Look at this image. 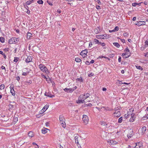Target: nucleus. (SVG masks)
Masks as SVG:
<instances>
[{
    "mask_svg": "<svg viewBox=\"0 0 148 148\" xmlns=\"http://www.w3.org/2000/svg\"><path fill=\"white\" fill-rule=\"evenodd\" d=\"M39 67L40 70L43 72L46 73H49V71H48L47 68L43 64H40L39 65Z\"/></svg>",
    "mask_w": 148,
    "mask_h": 148,
    "instance_id": "1",
    "label": "nucleus"
},
{
    "mask_svg": "<svg viewBox=\"0 0 148 148\" xmlns=\"http://www.w3.org/2000/svg\"><path fill=\"white\" fill-rule=\"evenodd\" d=\"M82 120L84 124L86 125L88 123L89 121V119L88 116L85 115L83 116Z\"/></svg>",
    "mask_w": 148,
    "mask_h": 148,
    "instance_id": "2",
    "label": "nucleus"
},
{
    "mask_svg": "<svg viewBox=\"0 0 148 148\" xmlns=\"http://www.w3.org/2000/svg\"><path fill=\"white\" fill-rule=\"evenodd\" d=\"M90 96V94L88 93H86V94L84 95H81L79 97V99L81 98L82 99L84 100L89 97Z\"/></svg>",
    "mask_w": 148,
    "mask_h": 148,
    "instance_id": "3",
    "label": "nucleus"
},
{
    "mask_svg": "<svg viewBox=\"0 0 148 148\" xmlns=\"http://www.w3.org/2000/svg\"><path fill=\"white\" fill-rule=\"evenodd\" d=\"M121 115V112L120 111L118 110H115V112L113 114V116L114 117H118Z\"/></svg>",
    "mask_w": 148,
    "mask_h": 148,
    "instance_id": "4",
    "label": "nucleus"
},
{
    "mask_svg": "<svg viewBox=\"0 0 148 148\" xmlns=\"http://www.w3.org/2000/svg\"><path fill=\"white\" fill-rule=\"evenodd\" d=\"M108 36L107 35H99L96 36V38L97 39H104L105 38H108Z\"/></svg>",
    "mask_w": 148,
    "mask_h": 148,
    "instance_id": "5",
    "label": "nucleus"
},
{
    "mask_svg": "<svg viewBox=\"0 0 148 148\" xmlns=\"http://www.w3.org/2000/svg\"><path fill=\"white\" fill-rule=\"evenodd\" d=\"M18 39L15 37H12L10 39V44L16 43L18 42Z\"/></svg>",
    "mask_w": 148,
    "mask_h": 148,
    "instance_id": "6",
    "label": "nucleus"
},
{
    "mask_svg": "<svg viewBox=\"0 0 148 148\" xmlns=\"http://www.w3.org/2000/svg\"><path fill=\"white\" fill-rule=\"evenodd\" d=\"M108 143L110 145H115L117 143V142L112 140H108Z\"/></svg>",
    "mask_w": 148,
    "mask_h": 148,
    "instance_id": "7",
    "label": "nucleus"
},
{
    "mask_svg": "<svg viewBox=\"0 0 148 148\" xmlns=\"http://www.w3.org/2000/svg\"><path fill=\"white\" fill-rule=\"evenodd\" d=\"M87 53V50H83L80 53V55L82 56L83 58L85 57Z\"/></svg>",
    "mask_w": 148,
    "mask_h": 148,
    "instance_id": "8",
    "label": "nucleus"
},
{
    "mask_svg": "<svg viewBox=\"0 0 148 148\" xmlns=\"http://www.w3.org/2000/svg\"><path fill=\"white\" fill-rule=\"evenodd\" d=\"M146 130V128L145 126H143L140 130V133L141 135H143L145 132Z\"/></svg>",
    "mask_w": 148,
    "mask_h": 148,
    "instance_id": "9",
    "label": "nucleus"
},
{
    "mask_svg": "<svg viewBox=\"0 0 148 148\" xmlns=\"http://www.w3.org/2000/svg\"><path fill=\"white\" fill-rule=\"evenodd\" d=\"M134 115L135 114L134 113H132L131 114V117L130 120V122H132L134 121L135 119V117L134 116Z\"/></svg>",
    "mask_w": 148,
    "mask_h": 148,
    "instance_id": "10",
    "label": "nucleus"
},
{
    "mask_svg": "<svg viewBox=\"0 0 148 148\" xmlns=\"http://www.w3.org/2000/svg\"><path fill=\"white\" fill-rule=\"evenodd\" d=\"M136 145L135 147V148H142V144L140 143H136Z\"/></svg>",
    "mask_w": 148,
    "mask_h": 148,
    "instance_id": "11",
    "label": "nucleus"
},
{
    "mask_svg": "<svg viewBox=\"0 0 148 148\" xmlns=\"http://www.w3.org/2000/svg\"><path fill=\"white\" fill-rule=\"evenodd\" d=\"M32 58L31 56H29L27 57V58L26 59V62L27 63H28L32 61Z\"/></svg>",
    "mask_w": 148,
    "mask_h": 148,
    "instance_id": "12",
    "label": "nucleus"
},
{
    "mask_svg": "<svg viewBox=\"0 0 148 148\" xmlns=\"http://www.w3.org/2000/svg\"><path fill=\"white\" fill-rule=\"evenodd\" d=\"M45 95L46 96L51 98L53 97H54V95L51 94L50 93L47 92H45Z\"/></svg>",
    "mask_w": 148,
    "mask_h": 148,
    "instance_id": "13",
    "label": "nucleus"
},
{
    "mask_svg": "<svg viewBox=\"0 0 148 148\" xmlns=\"http://www.w3.org/2000/svg\"><path fill=\"white\" fill-rule=\"evenodd\" d=\"M49 107V106L48 105H46L42 109V112H45L47 109Z\"/></svg>",
    "mask_w": 148,
    "mask_h": 148,
    "instance_id": "14",
    "label": "nucleus"
},
{
    "mask_svg": "<svg viewBox=\"0 0 148 148\" xmlns=\"http://www.w3.org/2000/svg\"><path fill=\"white\" fill-rule=\"evenodd\" d=\"M79 137L77 136H76L75 137V140L76 143H77V144H79V141L78 140Z\"/></svg>",
    "mask_w": 148,
    "mask_h": 148,
    "instance_id": "15",
    "label": "nucleus"
},
{
    "mask_svg": "<svg viewBox=\"0 0 148 148\" xmlns=\"http://www.w3.org/2000/svg\"><path fill=\"white\" fill-rule=\"evenodd\" d=\"M18 117H15V116H14L13 118V122L12 123H13L12 124H15L16 122L18 121Z\"/></svg>",
    "mask_w": 148,
    "mask_h": 148,
    "instance_id": "16",
    "label": "nucleus"
},
{
    "mask_svg": "<svg viewBox=\"0 0 148 148\" xmlns=\"http://www.w3.org/2000/svg\"><path fill=\"white\" fill-rule=\"evenodd\" d=\"M84 101V100L82 99L81 98H80V99L79 98L78 100V101H76V102L77 103H83L85 102Z\"/></svg>",
    "mask_w": 148,
    "mask_h": 148,
    "instance_id": "17",
    "label": "nucleus"
},
{
    "mask_svg": "<svg viewBox=\"0 0 148 148\" xmlns=\"http://www.w3.org/2000/svg\"><path fill=\"white\" fill-rule=\"evenodd\" d=\"M28 136L29 137H33L34 136L33 132L32 131L29 132L28 133Z\"/></svg>",
    "mask_w": 148,
    "mask_h": 148,
    "instance_id": "18",
    "label": "nucleus"
},
{
    "mask_svg": "<svg viewBox=\"0 0 148 148\" xmlns=\"http://www.w3.org/2000/svg\"><path fill=\"white\" fill-rule=\"evenodd\" d=\"M60 123L61 124L62 127L64 128H65L66 127V123L65 122V121H63L62 122H60Z\"/></svg>",
    "mask_w": 148,
    "mask_h": 148,
    "instance_id": "19",
    "label": "nucleus"
},
{
    "mask_svg": "<svg viewBox=\"0 0 148 148\" xmlns=\"http://www.w3.org/2000/svg\"><path fill=\"white\" fill-rule=\"evenodd\" d=\"M59 120L60 121V122H62V121H65V119L64 118V117L62 115H60L59 116Z\"/></svg>",
    "mask_w": 148,
    "mask_h": 148,
    "instance_id": "20",
    "label": "nucleus"
},
{
    "mask_svg": "<svg viewBox=\"0 0 148 148\" xmlns=\"http://www.w3.org/2000/svg\"><path fill=\"white\" fill-rule=\"evenodd\" d=\"M32 34L29 32H27V38L28 39H29L30 37L32 36Z\"/></svg>",
    "mask_w": 148,
    "mask_h": 148,
    "instance_id": "21",
    "label": "nucleus"
},
{
    "mask_svg": "<svg viewBox=\"0 0 148 148\" xmlns=\"http://www.w3.org/2000/svg\"><path fill=\"white\" fill-rule=\"evenodd\" d=\"M10 92L13 96H14L15 95V91L13 88H11Z\"/></svg>",
    "mask_w": 148,
    "mask_h": 148,
    "instance_id": "22",
    "label": "nucleus"
},
{
    "mask_svg": "<svg viewBox=\"0 0 148 148\" xmlns=\"http://www.w3.org/2000/svg\"><path fill=\"white\" fill-rule=\"evenodd\" d=\"M47 129L44 128L42 130V133L43 134H46L47 132Z\"/></svg>",
    "mask_w": 148,
    "mask_h": 148,
    "instance_id": "23",
    "label": "nucleus"
},
{
    "mask_svg": "<svg viewBox=\"0 0 148 148\" xmlns=\"http://www.w3.org/2000/svg\"><path fill=\"white\" fill-rule=\"evenodd\" d=\"M94 32L96 34H97L100 31V29L98 27V28L95 29L94 30Z\"/></svg>",
    "mask_w": 148,
    "mask_h": 148,
    "instance_id": "24",
    "label": "nucleus"
},
{
    "mask_svg": "<svg viewBox=\"0 0 148 148\" xmlns=\"http://www.w3.org/2000/svg\"><path fill=\"white\" fill-rule=\"evenodd\" d=\"M145 21L140 22L138 23L137 25L138 26H140L142 25H145Z\"/></svg>",
    "mask_w": 148,
    "mask_h": 148,
    "instance_id": "25",
    "label": "nucleus"
},
{
    "mask_svg": "<svg viewBox=\"0 0 148 148\" xmlns=\"http://www.w3.org/2000/svg\"><path fill=\"white\" fill-rule=\"evenodd\" d=\"M77 88V87L76 86H75L73 88H70V89H69L70 90V92H73L74 90L76 89Z\"/></svg>",
    "mask_w": 148,
    "mask_h": 148,
    "instance_id": "26",
    "label": "nucleus"
},
{
    "mask_svg": "<svg viewBox=\"0 0 148 148\" xmlns=\"http://www.w3.org/2000/svg\"><path fill=\"white\" fill-rule=\"evenodd\" d=\"M113 45L117 48H119V47L120 45L117 42H114L113 43Z\"/></svg>",
    "mask_w": 148,
    "mask_h": 148,
    "instance_id": "27",
    "label": "nucleus"
},
{
    "mask_svg": "<svg viewBox=\"0 0 148 148\" xmlns=\"http://www.w3.org/2000/svg\"><path fill=\"white\" fill-rule=\"evenodd\" d=\"M100 124L101 125H103V126H105V125H107L106 123V122L103 121H100Z\"/></svg>",
    "mask_w": 148,
    "mask_h": 148,
    "instance_id": "28",
    "label": "nucleus"
},
{
    "mask_svg": "<svg viewBox=\"0 0 148 148\" xmlns=\"http://www.w3.org/2000/svg\"><path fill=\"white\" fill-rule=\"evenodd\" d=\"M13 104H10V108L12 109L14 107V106H15V104L14 102L13 103Z\"/></svg>",
    "mask_w": 148,
    "mask_h": 148,
    "instance_id": "29",
    "label": "nucleus"
},
{
    "mask_svg": "<svg viewBox=\"0 0 148 148\" xmlns=\"http://www.w3.org/2000/svg\"><path fill=\"white\" fill-rule=\"evenodd\" d=\"M75 61L77 62H79L81 61V60L79 58L77 57L75 58Z\"/></svg>",
    "mask_w": 148,
    "mask_h": 148,
    "instance_id": "30",
    "label": "nucleus"
},
{
    "mask_svg": "<svg viewBox=\"0 0 148 148\" xmlns=\"http://www.w3.org/2000/svg\"><path fill=\"white\" fill-rule=\"evenodd\" d=\"M70 88H65V89H64V91H66V92H70V93H71L72 92H70V90H69V89H70Z\"/></svg>",
    "mask_w": 148,
    "mask_h": 148,
    "instance_id": "31",
    "label": "nucleus"
},
{
    "mask_svg": "<svg viewBox=\"0 0 148 148\" xmlns=\"http://www.w3.org/2000/svg\"><path fill=\"white\" fill-rule=\"evenodd\" d=\"M5 39L3 37H1L0 38V41L2 43L4 42Z\"/></svg>",
    "mask_w": 148,
    "mask_h": 148,
    "instance_id": "32",
    "label": "nucleus"
},
{
    "mask_svg": "<svg viewBox=\"0 0 148 148\" xmlns=\"http://www.w3.org/2000/svg\"><path fill=\"white\" fill-rule=\"evenodd\" d=\"M94 41L96 44L99 43L100 42L97 39H94Z\"/></svg>",
    "mask_w": 148,
    "mask_h": 148,
    "instance_id": "33",
    "label": "nucleus"
},
{
    "mask_svg": "<svg viewBox=\"0 0 148 148\" xmlns=\"http://www.w3.org/2000/svg\"><path fill=\"white\" fill-rule=\"evenodd\" d=\"M4 88V85L3 84H1L0 86V89L1 90L3 89Z\"/></svg>",
    "mask_w": 148,
    "mask_h": 148,
    "instance_id": "34",
    "label": "nucleus"
},
{
    "mask_svg": "<svg viewBox=\"0 0 148 148\" xmlns=\"http://www.w3.org/2000/svg\"><path fill=\"white\" fill-rule=\"evenodd\" d=\"M122 120H123V117H121L119 119V121H118V122L119 123H121L122 122Z\"/></svg>",
    "mask_w": 148,
    "mask_h": 148,
    "instance_id": "35",
    "label": "nucleus"
},
{
    "mask_svg": "<svg viewBox=\"0 0 148 148\" xmlns=\"http://www.w3.org/2000/svg\"><path fill=\"white\" fill-rule=\"evenodd\" d=\"M136 67L137 69L140 70H143V68L142 67H141L140 66H136Z\"/></svg>",
    "mask_w": 148,
    "mask_h": 148,
    "instance_id": "36",
    "label": "nucleus"
},
{
    "mask_svg": "<svg viewBox=\"0 0 148 148\" xmlns=\"http://www.w3.org/2000/svg\"><path fill=\"white\" fill-rule=\"evenodd\" d=\"M33 0H32V1H27L26 2V4L27 5H29V4H31V2H33Z\"/></svg>",
    "mask_w": 148,
    "mask_h": 148,
    "instance_id": "37",
    "label": "nucleus"
},
{
    "mask_svg": "<svg viewBox=\"0 0 148 148\" xmlns=\"http://www.w3.org/2000/svg\"><path fill=\"white\" fill-rule=\"evenodd\" d=\"M37 3L39 4H42L43 3V1L42 0H39L37 1Z\"/></svg>",
    "mask_w": 148,
    "mask_h": 148,
    "instance_id": "38",
    "label": "nucleus"
},
{
    "mask_svg": "<svg viewBox=\"0 0 148 148\" xmlns=\"http://www.w3.org/2000/svg\"><path fill=\"white\" fill-rule=\"evenodd\" d=\"M126 55L125 57H124L125 58H127L130 56V54L126 52Z\"/></svg>",
    "mask_w": 148,
    "mask_h": 148,
    "instance_id": "39",
    "label": "nucleus"
},
{
    "mask_svg": "<svg viewBox=\"0 0 148 148\" xmlns=\"http://www.w3.org/2000/svg\"><path fill=\"white\" fill-rule=\"evenodd\" d=\"M145 46L146 47L148 46V40H146L145 42Z\"/></svg>",
    "mask_w": 148,
    "mask_h": 148,
    "instance_id": "40",
    "label": "nucleus"
},
{
    "mask_svg": "<svg viewBox=\"0 0 148 148\" xmlns=\"http://www.w3.org/2000/svg\"><path fill=\"white\" fill-rule=\"evenodd\" d=\"M119 30V27L118 26L116 27L114 29H113V31H117Z\"/></svg>",
    "mask_w": 148,
    "mask_h": 148,
    "instance_id": "41",
    "label": "nucleus"
},
{
    "mask_svg": "<svg viewBox=\"0 0 148 148\" xmlns=\"http://www.w3.org/2000/svg\"><path fill=\"white\" fill-rule=\"evenodd\" d=\"M107 58V57H105L104 56H100L98 58H98Z\"/></svg>",
    "mask_w": 148,
    "mask_h": 148,
    "instance_id": "42",
    "label": "nucleus"
},
{
    "mask_svg": "<svg viewBox=\"0 0 148 148\" xmlns=\"http://www.w3.org/2000/svg\"><path fill=\"white\" fill-rule=\"evenodd\" d=\"M138 4L136 3H133L132 4V5L133 6L135 7Z\"/></svg>",
    "mask_w": 148,
    "mask_h": 148,
    "instance_id": "43",
    "label": "nucleus"
},
{
    "mask_svg": "<svg viewBox=\"0 0 148 148\" xmlns=\"http://www.w3.org/2000/svg\"><path fill=\"white\" fill-rule=\"evenodd\" d=\"M18 61V58L17 57L14 58V61L15 62H17Z\"/></svg>",
    "mask_w": 148,
    "mask_h": 148,
    "instance_id": "44",
    "label": "nucleus"
},
{
    "mask_svg": "<svg viewBox=\"0 0 148 148\" xmlns=\"http://www.w3.org/2000/svg\"><path fill=\"white\" fill-rule=\"evenodd\" d=\"M128 34H127V33H125L123 34V36L124 37H126L128 36Z\"/></svg>",
    "mask_w": 148,
    "mask_h": 148,
    "instance_id": "45",
    "label": "nucleus"
},
{
    "mask_svg": "<svg viewBox=\"0 0 148 148\" xmlns=\"http://www.w3.org/2000/svg\"><path fill=\"white\" fill-rule=\"evenodd\" d=\"M129 116H130V114H128L127 115L126 114H125L124 116V117H125V118L126 119H127L129 117Z\"/></svg>",
    "mask_w": 148,
    "mask_h": 148,
    "instance_id": "46",
    "label": "nucleus"
},
{
    "mask_svg": "<svg viewBox=\"0 0 148 148\" xmlns=\"http://www.w3.org/2000/svg\"><path fill=\"white\" fill-rule=\"evenodd\" d=\"M133 136V133H132L131 134L129 135H127V137L128 138H131Z\"/></svg>",
    "mask_w": 148,
    "mask_h": 148,
    "instance_id": "47",
    "label": "nucleus"
},
{
    "mask_svg": "<svg viewBox=\"0 0 148 148\" xmlns=\"http://www.w3.org/2000/svg\"><path fill=\"white\" fill-rule=\"evenodd\" d=\"M99 43L103 46H104L105 45V44L104 43L100 42Z\"/></svg>",
    "mask_w": 148,
    "mask_h": 148,
    "instance_id": "48",
    "label": "nucleus"
},
{
    "mask_svg": "<svg viewBox=\"0 0 148 148\" xmlns=\"http://www.w3.org/2000/svg\"><path fill=\"white\" fill-rule=\"evenodd\" d=\"M9 50V49L8 48H5L4 49V50L5 51L7 52Z\"/></svg>",
    "mask_w": 148,
    "mask_h": 148,
    "instance_id": "49",
    "label": "nucleus"
},
{
    "mask_svg": "<svg viewBox=\"0 0 148 148\" xmlns=\"http://www.w3.org/2000/svg\"><path fill=\"white\" fill-rule=\"evenodd\" d=\"M77 80L78 81H81V82L83 81V80L82 77H80L79 78L77 79Z\"/></svg>",
    "mask_w": 148,
    "mask_h": 148,
    "instance_id": "50",
    "label": "nucleus"
},
{
    "mask_svg": "<svg viewBox=\"0 0 148 148\" xmlns=\"http://www.w3.org/2000/svg\"><path fill=\"white\" fill-rule=\"evenodd\" d=\"M121 57H119L118 59V61L119 62H121Z\"/></svg>",
    "mask_w": 148,
    "mask_h": 148,
    "instance_id": "51",
    "label": "nucleus"
},
{
    "mask_svg": "<svg viewBox=\"0 0 148 148\" xmlns=\"http://www.w3.org/2000/svg\"><path fill=\"white\" fill-rule=\"evenodd\" d=\"M16 79L18 81H19L20 79V77L18 76H17L16 77Z\"/></svg>",
    "mask_w": 148,
    "mask_h": 148,
    "instance_id": "52",
    "label": "nucleus"
},
{
    "mask_svg": "<svg viewBox=\"0 0 148 148\" xmlns=\"http://www.w3.org/2000/svg\"><path fill=\"white\" fill-rule=\"evenodd\" d=\"M126 53H123L122 54V56L124 57H125V56L126 55Z\"/></svg>",
    "mask_w": 148,
    "mask_h": 148,
    "instance_id": "53",
    "label": "nucleus"
},
{
    "mask_svg": "<svg viewBox=\"0 0 148 148\" xmlns=\"http://www.w3.org/2000/svg\"><path fill=\"white\" fill-rule=\"evenodd\" d=\"M121 41L123 43H125V40L124 39H121Z\"/></svg>",
    "mask_w": 148,
    "mask_h": 148,
    "instance_id": "54",
    "label": "nucleus"
},
{
    "mask_svg": "<svg viewBox=\"0 0 148 148\" xmlns=\"http://www.w3.org/2000/svg\"><path fill=\"white\" fill-rule=\"evenodd\" d=\"M125 51L129 52V50L128 48H126L125 50Z\"/></svg>",
    "mask_w": 148,
    "mask_h": 148,
    "instance_id": "55",
    "label": "nucleus"
},
{
    "mask_svg": "<svg viewBox=\"0 0 148 148\" xmlns=\"http://www.w3.org/2000/svg\"><path fill=\"white\" fill-rule=\"evenodd\" d=\"M96 8L97 9H100V7L99 6V5H97L96 7Z\"/></svg>",
    "mask_w": 148,
    "mask_h": 148,
    "instance_id": "56",
    "label": "nucleus"
},
{
    "mask_svg": "<svg viewBox=\"0 0 148 148\" xmlns=\"http://www.w3.org/2000/svg\"><path fill=\"white\" fill-rule=\"evenodd\" d=\"M92 42H90L89 43V47H91L92 45Z\"/></svg>",
    "mask_w": 148,
    "mask_h": 148,
    "instance_id": "57",
    "label": "nucleus"
},
{
    "mask_svg": "<svg viewBox=\"0 0 148 148\" xmlns=\"http://www.w3.org/2000/svg\"><path fill=\"white\" fill-rule=\"evenodd\" d=\"M127 148H135L133 146H131L130 145H129L128 147Z\"/></svg>",
    "mask_w": 148,
    "mask_h": 148,
    "instance_id": "58",
    "label": "nucleus"
},
{
    "mask_svg": "<svg viewBox=\"0 0 148 148\" xmlns=\"http://www.w3.org/2000/svg\"><path fill=\"white\" fill-rule=\"evenodd\" d=\"M145 57H148V52H147L145 54Z\"/></svg>",
    "mask_w": 148,
    "mask_h": 148,
    "instance_id": "59",
    "label": "nucleus"
},
{
    "mask_svg": "<svg viewBox=\"0 0 148 148\" xmlns=\"http://www.w3.org/2000/svg\"><path fill=\"white\" fill-rule=\"evenodd\" d=\"M0 54H1L3 55H4V54H5L4 53H3V52L2 51H0Z\"/></svg>",
    "mask_w": 148,
    "mask_h": 148,
    "instance_id": "60",
    "label": "nucleus"
},
{
    "mask_svg": "<svg viewBox=\"0 0 148 148\" xmlns=\"http://www.w3.org/2000/svg\"><path fill=\"white\" fill-rule=\"evenodd\" d=\"M32 144L33 145H37V147H36V148H39L38 146L36 144V143H33Z\"/></svg>",
    "mask_w": 148,
    "mask_h": 148,
    "instance_id": "61",
    "label": "nucleus"
},
{
    "mask_svg": "<svg viewBox=\"0 0 148 148\" xmlns=\"http://www.w3.org/2000/svg\"><path fill=\"white\" fill-rule=\"evenodd\" d=\"M94 62H95V61L94 60H92L90 61V63L92 64V63H94Z\"/></svg>",
    "mask_w": 148,
    "mask_h": 148,
    "instance_id": "62",
    "label": "nucleus"
},
{
    "mask_svg": "<svg viewBox=\"0 0 148 148\" xmlns=\"http://www.w3.org/2000/svg\"><path fill=\"white\" fill-rule=\"evenodd\" d=\"M57 12L59 13H61V10H58L57 11Z\"/></svg>",
    "mask_w": 148,
    "mask_h": 148,
    "instance_id": "63",
    "label": "nucleus"
},
{
    "mask_svg": "<svg viewBox=\"0 0 148 148\" xmlns=\"http://www.w3.org/2000/svg\"><path fill=\"white\" fill-rule=\"evenodd\" d=\"M102 90L103 91H106V88H103L102 89Z\"/></svg>",
    "mask_w": 148,
    "mask_h": 148,
    "instance_id": "64",
    "label": "nucleus"
}]
</instances>
